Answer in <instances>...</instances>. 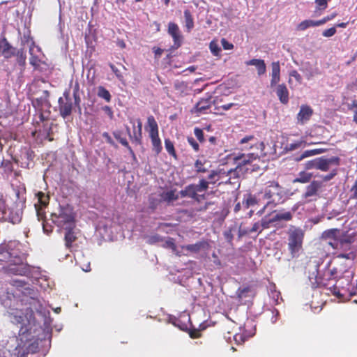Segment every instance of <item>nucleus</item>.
I'll return each instance as SVG.
<instances>
[{"label": "nucleus", "instance_id": "680f3d73", "mask_svg": "<svg viewBox=\"0 0 357 357\" xmlns=\"http://www.w3.org/2000/svg\"><path fill=\"white\" fill-rule=\"evenodd\" d=\"M73 98L75 101V106L77 107L79 111L81 112V107H80V102H81V98L79 97V94H77V93H73Z\"/></svg>", "mask_w": 357, "mask_h": 357}, {"label": "nucleus", "instance_id": "2eb2a0df", "mask_svg": "<svg viewBox=\"0 0 357 357\" xmlns=\"http://www.w3.org/2000/svg\"><path fill=\"white\" fill-rule=\"evenodd\" d=\"M213 105L212 97L208 96L206 98H202L194 107L192 112L198 116L202 114H206Z\"/></svg>", "mask_w": 357, "mask_h": 357}, {"label": "nucleus", "instance_id": "0eeeda50", "mask_svg": "<svg viewBox=\"0 0 357 357\" xmlns=\"http://www.w3.org/2000/svg\"><path fill=\"white\" fill-rule=\"evenodd\" d=\"M282 190L276 181H268L264 188L259 192L261 197L268 199V203H278L282 197Z\"/></svg>", "mask_w": 357, "mask_h": 357}, {"label": "nucleus", "instance_id": "de8ad7c7", "mask_svg": "<svg viewBox=\"0 0 357 357\" xmlns=\"http://www.w3.org/2000/svg\"><path fill=\"white\" fill-rule=\"evenodd\" d=\"M303 141H296L294 143L289 144L286 146V149L288 151H294L301 146Z\"/></svg>", "mask_w": 357, "mask_h": 357}, {"label": "nucleus", "instance_id": "6e6552de", "mask_svg": "<svg viewBox=\"0 0 357 357\" xmlns=\"http://www.w3.org/2000/svg\"><path fill=\"white\" fill-rule=\"evenodd\" d=\"M130 123L132 125V134L131 133L129 126H126V132L132 141L136 144L140 145L142 143V123L138 119L136 121L133 119H130Z\"/></svg>", "mask_w": 357, "mask_h": 357}, {"label": "nucleus", "instance_id": "aec40b11", "mask_svg": "<svg viewBox=\"0 0 357 357\" xmlns=\"http://www.w3.org/2000/svg\"><path fill=\"white\" fill-rule=\"evenodd\" d=\"M280 80V66L278 61L271 63V86L278 84Z\"/></svg>", "mask_w": 357, "mask_h": 357}, {"label": "nucleus", "instance_id": "393cba45", "mask_svg": "<svg viewBox=\"0 0 357 357\" xmlns=\"http://www.w3.org/2000/svg\"><path fill=\"white\" fill-rule=\"evenodd\" d=\"M313 174L305 171L298 173V176L293 180V183H306L310 181Z\"/></svg>", "mask_w": 357, "mask_h": 357}, {"label": "nucleus", "instance_id": "79ce46f5", "mask_svg": "<svg viewBox=\"0 0 357 357\" xmlns=\"http://www.w3.org/2000/svg\"><path fill=\"white\" fill-rule=\"evenodd\" d=\"M209 48H210L211 53L214 56H218L221 51V49L219 47L218 44L214 40H213L210 43Z\"/></svg>", "mask_w": 357, "mask_h": 357}, {"label": "nucleus", "instance_id": "774afa93", "mask_svg": "<svg viewBox=\"0 0 357 357\" xmlns=\"http://www.w3.org/2000/svg\"><path fill=\"white\" fill-rule=\"evenodd\" d=\"M253 139H254L253 135H248V136H245V137L242 138L240 141V143L243 144L248 142L249 141H250Z\"/></svg>", "mask_w": 357, "mask_h": 357}, {"label": "nucleus", "instance_id": "bb28decb", "mask_svg": "<svg viewBox=\"0 0 357 357\" xmlns=\"http://www.w3.org/2000/svg\"><path fill=\"white\" fill-rule=\"evenodd\" d=\"M185 24L187 31L190 32L194 27V19L190 10H184Z\"/></svg>", "mask_w": 357, "mask_h": 357}, {"label": "nucleus", "instance_id": "c85d7f7f", "mask_svg": "<svg viewBox=\"0 0 357 357\" xmlns=\"http://www.w3.org/2000/svg\"><path fill=\"white\" fill-rule=\"evenodd\" d=\"M317 26H320V24L319 23V20L314 21V20H305L301 22L298 25V29L301 30V31H304V30L307 29L309 27Z\"/></svg>", "mask_w": 357, "mask_h": 357}, {"label": "nucleus", "instance_id": "338daca9", "mask_svg": "<svg viewBox=\"0 0 357 357\" xmlns=\"http://www.w3.org/2000/svg\"><path fill=\"white\" fill-rule=\"evenodd\" d=\"M102 137L106 139L107 142L109 143V144H114V140L112 139L111 136L109 135L108 132H104L102 134Z\"/></svg>", "mask_w": 357, "mask_h": 357}, {"label": "nucleus", "instance_id": "052dcab7", "mask_svg": "<svg viewBox=\"0 0 357 357\" xmlns=\"http://www.w3.org/2000/svg\"><path fill=\"white\" fill-rule=\"evenodd\" d=\"M289 75L290 77H294L295 79L299 83L301 84L302 82V77L301 75L297 72V70H291L290 73H289Z\"/></svg>", "mask_w": 357, "mask_h": 357}, {"label": "nucleus", "instance_id": "dca6fc26", "mask_svg": "<svg viewBox=\"0 0 357 357\" xmlns=\"http://www.w3.org/2000/svg\"><path fill=\"white\" fill-rule=\"evenodd\" d=\"M356 233H349L347 231L342 232L341 234H339L342 250H349L351 244L356 241Z\"/></svg>", "mask_w": 357, "mask_h": 357}, {"label": "nucleus", "instance_id": "864d4df0", "mask_svg": "<svg viewBox=\"0 0 357 357\" xmlns=\"http://www.w3.org/2000/svg\"><path fill=\"white\" fill-rule=\"evenodd\" d=\"M328 165H336L338 166L340 164V158L337 156L331 157L330 158H326Z\"/></svg>", "mask_w": 357, "mask_h": 357}, {"label": "nucleus", "instance_id": "7ed1b4c3", "mask_svg": "<svg viewBox=\"0 0 357 357\" xmlns=\"http://www.w3.org/2000/svg\"><path fill=\"white\" fill-rule=\"evenodd\" d=\"M287 245L289 253L292 257L298 256L303 248L305 237V231L294 225H291L287 230Z\"/></svg>", "mask_w": 357, "mask_h": 357}, {"label": "nucleus", "instance_id": "4be33fe9", "mask_svg": "<svg viewBox=\"0 0 357 357\" xmlns=\"http://www.w3.org/2000/svg\"><path fill=\"white\" fill-rule=\"evenodd\" d=\"M247 66H255L257 70L258 75H262L265 74L266 71V66L263 59H252L245 62Z\"/></svg>", "mask_w": 357, "mask_h": 357}, {"label": "nucleus", "instance_id": "c9c22d12", "mask_svg": "<svg viewBox=\"0 0 357 357\" xmlns=\"http://www.w3.org/2000/svg\"><path fill=\"white\" fill-rule=\"evenodd\" d=\"M36 197H38V203L41 206H46L49 204L50 197L45 195L44 192L39 191L36 194Z\"/></svg>", "mask_w": 357, "mask_h": 357}, {"label": "nucleus", "instance_id": "a211bd4d", "mask_svg": "<svg viewBox=\"0 0 357 357\" xmlns=\"http://www.w3.org/2000/svg\"><path fill=\"white\" fill-rule=\"evenodd\" d=\"M312 114L313 109L309 105H302L297 114V121L298 123L303 124L310 120Z\"/></svg>", "mask_w": 357, "mask_h": 357}, {"label": "nucleus", "instance_id": "b1692460", "mask_svg": "<svg viewBox=\"0 0 357 357\" xmlns=\"http://www.w3.org/2000/svg\"><path fill=\"white\" fill-rule=\"evenodd\" d=\"M17 63L21 67V72H24L26 63V56L23 49L18 50L15 55Z\"/></svg>", "mask_w": 357, "mask_h": 357}, {"label": "nucleus", "instance_id": "1a4fd4ad", "mask_svg": "<svg viewBox=\"0 0 357 357\" xmlns=\"http://www.w3.org/2000/svg\"><path fill=\"white\" fill-rule=\"evenodd\" d=\"M340 229L337 228H333L325 230L321 234V238L324 240H329L328 245L334 250H342L339 234Z\"/></svg>", "mask_w": 357, "mask_h": 357}, {"label": "nucleus", "instance_id": "f3484780", "mask_svg": "<svg viewBox=\"0 0 357 357\" xmlns=\"http://www.w3.org/2000/svg\"><path fill=\"white\" fill-rule=\"evenodd\" d=\"M15 54V49L11 46L7 39L3 37L0 39V54L5 59H8Z\"/></svg>", "mask_w": 357, "mask_h": 357}, {"label": "nucleus", "instance_id": "13d9d810", "mask_svg": "<svg viewBox=\"0 0 357 357\" xmlns=\"http://www.w3.org/2000/svg\"><path fill=\"white\" fill-rule=\"evenodd\" d=\"M149 208L152 210H155L157 208V206L159 203V200L153 197H149Z\"/></svg>", "mask_w": 357, "mask_h": 357}, {"label": "nucleus", "instance_id": "f8f14e48", "mask_svg": "<svg viewBox=\"0 0 357 357\" xmlns=\"http://www.w3.org/2000/svg\"><path fill=\"white\" fill-rule=\"evenodd\" d=\"M331 280H327V276H324V273L322 276L317 275L314 278V282L311 281L312 285L315 288L318 287H326L330 289L332 294L336 296L337 298H342L344 295L337 290V287L335 284L332 287H328Z\"/></svg>", "mask_w": 357, "mask_h": 357}, {"label": "nucleus", "instance_id": "72a5a7b5", "mask_svg": "<svg viewBox=\"0 0 357 357\" xmlns=\"http://www.w3.org/2000/svg\"><path fill=\"white\" fill-rule=\"evenodd\" d=\"M206 328V326L204 323H202L199 325V328L198 329L194 328L190 329L189 331V335L191 338L195 339L199 338L202 336L201 331H204Z\"/></svg>", "mask_w": 357, "mask_h": 357}, {"label": "nucleus", "instance_id": "423d86ee", "mask_svg": "<svg viewBox=\"0 0 357 357\" xmlns=\"http://www.w3.org/2000/svg\"><path fill=\"white\" fill-rule=\"evenodd\" d=\"M294 211H279L276 213H269L261 219L262 229L271 227H278L281 221L288 222L292 220Z\"/></svg>", "mask_w": 357, "mask_h": 357}, {"label": "nucleus", "instance_id": "8fccbe9b", "mask_svg": "<svg viewBox=\"0 0 357 357\" xmlns=\"http://www.w3.org/2000/svg\"><path fill=\"white\" fill-rule=\"evenodd\" d=\"M38 344L37 341H34L33 342L29 344V346L26 347L27 353H31L34 354L38 351Z\"/></svg>", "mask_w": 357, "mask_h": 357}, {"label": "nucleus", "instance_id": "7c9ffc66", "mask_svg": "<svg viewBox=\"0 0 357 357\" xmlns=\"http://www.w3.org/2000/svg\"><path fill=\"white\" fill-rule=\"evenodd\" d=\"M206 243L203 241L197 242L195 244H189L187 245L185 248V250L193 252V253H197L199 252L202 248H203L205 245Z\"/></svg>", "mask_w": 357, "mask_h": 357}, {"label": "nucleus", "instance_id": "ddd939ff", "mask_svg": "<svg viewBox=\"0 0 357 357\" xmlns=\"http://www.w3.org/2000/svg\"><path fill=\"white\" fill-rule=\"evenodd\" d=\"M167 33L172 36L174 49H178L182 45L183 36L177 24L170 22L168 23Z\"/></svg>", "mask_w": 357, "mask_h": 357}, {"label": "nucleus", "instance_id": "69168bd1", "mask_svg": "<svg viewBox=\"0 0 357 357\" xmlns=\"http://www.w3.org/2000/svg\"><path fill=\"white\" fill-rule=\"evenodd\" d=\"M153 51L155 54V58H159L160 57V56L162 55V52H163V50L160 48V47H154L153 48Z\"/></svg>", "mask_w": 357, "mask_h": 357}, {"label": "nucleus", "instance_id": "473e14b6", "mask_svg": "<svg viewBox=\"0 0 357 357\" xmlns=\"http://www.w3.org/2000/svg\"><path fill=\"white\" fill-rule=\"evenodd\" d=\"M331 0H314L315 13L319 12V14L328 8V2Z\"/></svg>", "mask_w": 357, "mask_h": 357}, {"label": "nucleus", "instance_id": "c03bdc74", "mask_svg": "<svg viewBox=\"0 0 357 357\" xmlns=\"http://www.w3.org/2000/svg\"><path fill=\"white\" fill-rule=\"evenodd\" d=\"M255 335V333H250L249 334H236L234 335V340L237 342H244L245 340L248 337H250Z\"/></svg>", "mask_w": 357, "mask_h": 357}, {"label": "nucleus", "instance_id": "f03ea898", "mask_svg": "<svg viewBox=\"0 0 357 357\" xmlns=\"http://www.w3.org/2000/svg\"><path fill=\"white\" fill-rule=\"evenodd\" d=\"M11 322L20 327L19 336L22 342H26L32 340L30 337L33 328L36 326V318L32 310L27 309L26 312H20L12 317Z\"/></svg>", "mask_w": 357, "mask_h": 357}, {"label": "nucleus", "instance_id": "4468645a", "mask_svg": "<svg viewBox=\"0 0 357 357\" xmlns=\"http://www.w3.org/2000/svg\"><path fill=\"white\" fill-rule=\"evenodd\" d=\"M64 96L65 100H63L62 98H59L58 102L59 114L62 118L66 119L72 113L73 102L68 94L64 93Z\"/></svg>", "mask_w": 357, "mask_h": 357}, {"label": "nucleus", "instance_id": "49530a36", "mask_svg": "<svg viewBox=\"0 0 357 357\" xmlns=\"http://www.w3.org/2000/svg\"><path fill=\"white\" fill-rule=\"evenodd\" d=\"M194 134L199 142L202 143L204 142V135L203 130L199 128H195Z\"/></svg>", "mask_w": 357, "mask_h": 357}, {"label": "nucleus", "instance_id": "c756f323", "mask_svg": "<svg viewBox=\"0 0 357 357\" xmlns=\"http://www.w3.org/2000/svg\"><path fill=\"white\" fill-rule=\"evenodd\" d=\"M97 95L98 97L104 99L107 102H109L111 101L112 96H111L109 91L102 86H99L98 87Z\"/></svg>", "mask_w": 357, "mask_h": 357}, {"label": "nucleus", "instance_id": "4c0bfd02", "mask_svg": "<svg viewBox=\"0 0 357 357\" xmlns=\"http://www.w3.org/2000/svg\"><path fill=\"white\" fill-rule=\"evenodd\" d=\"M250 291L251 287L250 286L239 287L236 291V296L238 299H242L247 297L248 293Z\"/></svg>", "mask_w": 357, "mask_h": 357}, {"label": "nucleus", "instance_id": "2f4dec72", "mask_svg": "<svg viewBox=\"0 0 357 357\" xmlns=\"http://www.w3.org/2000/svg\"><path fill=\"white\" fill-rule=\"evenodd\" d=\"M165 146L167 153L174 158L177 159V154L174 149V143L169 139H165Z\"/></svg>", "mask_w": 357, "mask_h": 357}, {"label": "nucleus", "instance_id": "37998d69", "mask_svg": "<svg viewBox=\"0 0 357 357\" xmlns=\"http://www.w3.org/2000/svg\"><path fill=\"white\" fill-rule=\"evenodd\" d=\"M315 150H306L302 154H301L298 157L296 158L295 160L299 162L303 160L305 158L315 155Z\"/></svg>", "mask_w": 357, "mask_h": 357}, {"label": "nucleus", "instance_id": "f704fd0d", "mask_svg": "<svg viewBox=\"0 0 357 357\" xmlns=\"http://www.w3.org/2000/svg\"><path fill=\"white\" fill-rule=\"evenodd\" d=\"M257 204V199L251 194H248L247 197L243 200V205L245 208H248L250 206H254Z\"/></svg>", "mask_w": 357, "mask_h": 357}, {"label": "nucleus", "instance_id": "9b49d317", "mask_svg": "<svg viewBox=\"0 0 357 357\" xmlns=\"http://www.w3.org/2000/svg\"><path fill=\"white\" fill-rule=\"evenodd\" d=\"M258 155L255 153H241L234 158L236 167L234 169H230L228 171L229 174H234L241 169V167L251 163L253 160L257 158Z\"/></svg>", "mask_w": 357, "mask_h": 357}, {"label": "nucleus", "instance_id": "9d476101", "mask_svg": "<svg viewBox=\"0 0 357 357\" xmlns=\"http://www.w3.org/2000/svg\"><path fill=\"white\" fill-rule=\"evenodd\" d=\"M35 47V42L32 41L31 45L29 46V63L33 67L34 70L43 72L47 69V64L46 62L40 59L38 56L33 54V50ZM36 48L39 51L40 50V48L39 47H36Z\"/></svg>", "mask_w": 357, "mask_h": 357}, {"label": "nucleus", "instance_id": "e433bc0d", "mask_svg": "<svg viewBox=\"0 0 357 357\" xmlns=\"http://www.w3.org/2000/svg\"><path fill=\"white\" fill-rule=\"evenodd\" d=\"M329 167L326 158H324V157L317 158V169L326 172L329 169Z\"/></svg>", "mask_w": 357, "mask_h": 357}, {"label": "nucleus", "instance_id": "ea45409f", "mask_svg": "<svg viewBox=\"0 0 357 357\" xmlns=\"http://www.w3.org/2000/svg\"><path fill=\"white\" fill-rule=\"evenodd\" d=\"M109 66L110 67L111 70H112V72L116 75V78L119 81H121V82L123 81V74L121 73V69L118 68L115 65H114L112 63H109Z\"/></svg>", "mask_w": 357, "mask_h": 357}, {"label": "nucleus", "instance_id": "0e129e2a", "mask_svg": "<svg viewBox=\"0 0 357 357\" xmlns=\"http://www.w3.org/2000/svg\"><path fill=\"white\" fill-rule=\"evenodd\" d=\"M351 192L352 193L351 198V199H357V180L354 182V185L351 188Z\"/></svg>", "mask_w": 357, "mask_h": 357}, {"label": "nucleus", "instance_id": "5701e85b", "mask_svg": "<svg viewBox=\"0 0 357 357\" xmlns=\"http://www.w3.org/2000/svg\"><path fill=\"white\" fill-rule=\"evenodd\" d=\"M114 138L119 142V143L126 147L129 152L130 153V154L132 155V157L134 158H135V153L133 151V150L132 149V148L130 147V146L128 144V140L126 139V138L125 137H123V132L121 130H114L113 132H112Z\"/></svg>", "mask_w": 357, "mask_h": 357}, {"label": "nucleus", "instance_id": "603ef678", "mask_svg": "<svg viewBox=\"0 0 357 357\" xmlns=\"http://www.w3.org/2000/svg\"><path fill=\"white\" fill-rule=\"evenodd\" d=\"M305 168L307 169H317V158L307 161L305 163Z\"/></svg>", "mask_w": 357, "mask_h": 357}, {"label": "nucleus", "instance_id": "39448f33", "mask_svg": "<svg viewBox=\"0 0 357 357\" xmlns=\"http://www.w3.org/2000/svg\"><path fill=\"white\" fill-rule=\"evenodd\" d=\"M146 129L151 139L152 151L158 155L162 151V146L159 137L158 125L153 116H148Z\"/></svg>", "mask_w": 357, "mask_h": 357}, {"label": "nucleus", "instance_id": "3c124183", "mask_svg": "<svg viewBox=\"0 0 357 357\" xmlns=\"http://www.w3.org/2000/svg\"><path fill=\"white\" fill-rule=\"evenodd\" d=\"M32 41H33L32 37L31 36L30 32L29 31L27 33H24L23 37L22 38L21 43L22 45L25 44L31 43L32 44ZM31 45H30L31 46Z\"/></svg>", "mask_w": 357, "mask_h": 357}, {"label": "nucleus", "instance_id": "e2e57ef3", "mask_svg": "<svg viewBox=\"0 0 357 357\" xmlns=\"http://www.w3.org/2000/svg\"><path fill=\"white\" fill-rule=\"evenodd\" d=\"M337 174V169H333L330 174L323 176V181H329L331 179H333L335 176H336Z\"/></svg>", "mask_w": 357, "mask_h": 357}, {"label": "nucleus", "instance_id": "20e7f679", "mask_svg": "<svg viewBox=\"0 0 357 357\" xmlns=\"http://www.w3.org/2000/svg\"><path fill=\"white\" fill-rule=\"evenodd\" d=\"M54 222L63 229H74L75 218L73 209L69 207H60L58 214L52 215Z\"/></svg>", "mask_w": 357, "mask_h": 357}, {"label": "nucleus", "instance_id": "bf43d9fd", "mask_svg": "<svg viewBox=\"0 0 357 357\" xmlns=\"http://www.w3.org/2000/svg\"><path fill=\"white\" fill-rule=\"evenodd\" d=\"M356 257V255L353 252L349 253H341L337 255V257L340 259H354Z\"/></svg>", "mask_w": 357, "mask_h": 357}, {"label": "nucleus", "instance_id": "5fc2aeb1", "mask_svg": "<svg viewBox=\"0 0 357 357\" xmlns=\"http://www.w3.org/2000/svg\"><path fill=\"white\" fill-rule=\"evenodd\" d=\"M336 33V29L335 27H331V28H329L328 29H326L323 31L322 33V35L324 36V37H331L333 36V35H335Z\"/></svg>", "mask_w": 357, "mask_h": 357}, {"label": "nucleus", "instance_id": "a19ab883", "mask_svg": "<svg viewBox=\"0 0 357 357\" xmlns=\"http://www.w3.org/2000/svg\"><path fill=\"white\" fill-rule=\"evenodd\" d=\"M337 273V270L336 268H333L332 269L328 268L324 271V276H327L328 280H333Z\"/></svg>", "mask_w": 357, "mask_h": 357}, {"label": "nucleus", "instance_id": "f257e3e1", "mask_svg": "<svg viewBox=\"0 0 357 357\" xmlns=\"http://www.w3.org/2000/svg\"><path fill=\"white\" fill-rule=\"evenodd\" d=\"M218 174L219 172L217 171H211L208 176L209 181L202 178L199 180L198 184H189L179 192V195L181 197L191 198L197 203L202 202L206 198L204 192L208 190V184H214L219 180L220 177Z\"/></svg>", "mask_w": 357, "mask_h": 357}, {"label": "nucleus", "instance_id": "412c9836", "mask_svg": "<svg viewBox=\"0 0 357 357\" xmlns=\"http://www.w3.org/2000/svg\"><path fill=\"white\" fill-rule=\"evenodd\" d=\"M321 187V183L318 181H313L306 187L305 192L303 194L305 198L317 195L318 190Z\"/></svg>", "mask_w": 357, "mask_h": 357}, {"label": "nucleus", "instance_id": "a878e982", "mask_svg": "<svg viewBox=\"0 0 357 357\" xmlns=\"http://www.w3.org/2000/svg\"><path fill=\"white\" fill-rule=\"evenodd\" d=\"M73 229H65V230H66L64 236L65 245L68 249H70L72 247V243L75 242L77 239V237L74 234Z\"/></svg>", "mask_w": 357, "mask_h": 357}, {"label": "nucleus", "instance_id": "4d7b16f0", "mask_svg": "<svg viewBox=\"0 0 357 357\" xmlns=\"http://www.w3.org/2000/svg\"><path fill=\"white\" fill-rule=\"evenodd\" d=\"M221 44L224 50H229L234 48L233 44L227 41L225 38H222Z\"/></svg>", "mask_w": 357, "mask_h": 357}, {"label": "nucleus", "instance_id": "a18cd8bd", "mask_svg": "<svg viewBox=\"0 0 357 357\" xmlns=\"http://www.w3.org/2000/svg\"><path fill=\"white\" fill-rule=\"evenodd\" d=\"M264 229H262L261 220L260 222H255L252 228L248 231L243 232V234H250L256 231L261 233Z\"/></svg>", "mask_w": 357, "mask_h": 357}, {"label": "nucleus", "instance_id": "58836bf2", "mask_svg": "<svg viewBox=\"0 0 357 357\" xmlns=\"http://www.w3.org/2000/svg\"><path fill=\"white\" fill-rule=\"evenodd\" d=\"M205 161L197 160L195 162V170L197 173H205L207 169L204 167Z\"/></svg>", "mask_w": 357, "mask_h": 357}, {"label": "nucleus", "instance_id": "6ab92c4d", "mask_svg": "<svg viewBox=\"0 0 357 357\" xmlns=\"http://www.w3.org/2000/svg\"><path fill=\"white\" fill-rule=\"evenodd\" d=\"M275 92L281 103L287 105L289 102V93L285 84H278Z\"/></svg>", "mask_w": 357, "mask_h": 357}, {"label": "nucleus", "instance_id": "cd10ccee", "mask_svg": "<svg viewBox=\"0 0 357 357\" xmlns=\"http://www.w3.org/2000/svg\"><path fill=\"white\" fill-rule=\"evenodd\" d=\"M161 198L163 201L167 202H171L176 201L178 199V195L175 194L174 190H171L167 192H163L161 194Z\"/></svg>", "mask_w": 357, "mask_h": 357}, {"label": "nucleus", "instance_id": "6e6d98bb", "mask_svg": "<svg viewBox=\"0 0 357 357\" xmlns=\"http://www.w3.org/2000/svg\"><path fill=\"white\" fill-rule=\"evenodd\" d=\"M336 15H337V13H333L331 15H327V16L324 17V18H322L321 20H319V23L320 25H322V24L326 23L327 22L334 19L336 17Z\"/></svg>", "mask_w": 357, "mask_h": 357}, {"label": "nucleus", "instance_id": "09e8293b", "mask_svg": "<svg viewBox=\"0 0 357 357\" xmlns=\"http://www.w3.org/2000/svg\"><path fill=\"white\" fill-rule=\"evenodd\" d=\"M187 141L196 152L199 150V145L192 137H188Z\"/></svg>", "mask_w": 357, "mask_h": 357}]
</instances>
